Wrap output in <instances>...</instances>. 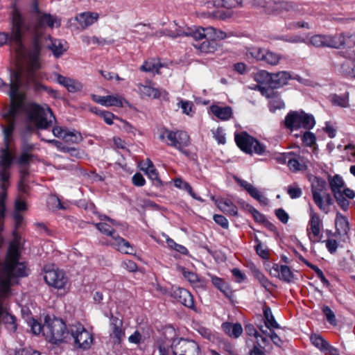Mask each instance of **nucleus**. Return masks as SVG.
I'll list each match as a JSON object with an SVG mask.
<instances>
[{
	"instance_id": "1",
	"label": "nucleus",
	"mask_w": 355,
	"mask_h": 355,
	"mask_svg": "<svg viewBox=\"0 0 355 355\" xmlns=\"http://www.w3.org/2000/svg\"><path fill=\"white\" fill-rule=\"evenodd\" d=\"M43 49L51 50L55 58H59L67 51L68 46L63 40L53 39L49 35L35 33L32 48L28 52L27 69L15 73V80L23 83L27 89H33L35 92L44 91L55 96V90L37 82L35 78V71L40 68L39 59Z\"/></svg>"
},
{
	"instance_id": "2",
	"label": "nucleus",
	"mask_w": 355,
	"mask_h": 355,
	"mask_svg": "<svg viewBox=\"0 0 355 355\" xmlns=\"http://www.w3.org/2000/svg\"><path fill=\"white\" fill-rule=\"evenodd\" d=\"M18 247L15 241L10 242L7 258L0 273V297L5 299L12 295V287L17 283V279L27 275L26 266L18 261Z\"/></svg>"
},
{
	"instance_id": "3",
	"label": "nucleus",
	"mask_w": 355,
	"mask_h": 355,
	"mask_svg": "<svg viewBox=\"0 0 355 355\" xmlns=\"http://www.w3.org/2000/svg\"><path fill=\"white\" fill-rule=\"evenodd\" d=\"M32 29L33 26L30 21L24 17L17 8H14L11 14L10 35L0 32V46L9 42L15 49L17 57L19 59L24 58L26 48L23 44L22 37Z\"/></svg>"
},
{
	"instance_id": "4",
	"label": "nucleus",
	"mask_w": 355,
	"mask_h": 355,
	"mask_svg": "<svg viewBox=\"0 0 355 355\" xmlns=\"http://www.w3.org/2000/svg\"><path fill=\"white\" fill-rule=\"evenodd\" d=\"M24 85L16 80H11L8 94L10 98V108L3 116L8 121L6 126L2 125L4 145L10 144L12 141V134L15 127V118L24 107L26 94Z\"/></svg>"
},
{
	"instance_id": "5",
	"label": "nucleus",
	"mask_w": 355,
	"mask_h": 355,
	"mask_svg": "<svg viewBox=\"0 0 355 355\" xmlns=\"http://www.w3.org/2000/svg\"><path fill=\"white\" fill-rule=\"evenodd\" d=\"M71 329H68L66 324L62 319L53 318L45 320L43 334L53 344L67 342L70 338Z\"/></svg>"
},
{
	"instance_id": "6",
	"label": "nucleus",
	"mask_w": 355,
	"mask_h": 355,
	"mask_svg": "<svg viewBox=\"0 0 355 355\" xmlns=\"http://www.w3.org/2000/svg\"><path fill=\"white\" fill-rule=\"evenodd\" d=\"M28 121L37 129H47L55 120V116L49 107H43L36 103H31L26 110Z\"/></svg>"
},
{
	"instance_id": "7",
	"label": "nucleus",
	"mask_w": 355,
	"mask_h": 355,
	"mask_svg": "<svg viewBox=\"0 0 355 355\" xmlns=\"http://www.w3.org/2000/svg\"><path fill=\"white\" fill-rule=\"evenodd\" d=\"M314 117L303 111H291L286 116L284 120L285 127L293 131L303 128L310 130L315 125Z\"/></svg>"
},
{
	"instance_id": "8",
	"label": "nucleus",
	"mask_w": 355,
	"mask_h": 355,
	"mask_svg": "<svg viewBox=\"0 0 355 355\" xmlns=\"http://www.w3.org/2000/svg\"><path fill=\"white\" fill-rule=\"evenodd\" d=\"M95 227L103 234L110 236L113 239L112 245L125 254H133L135 250L130 243L123 238L116 235L115 230L107 223L101 222L94 224Z\"/></svg>"
},
{
	"instance_id": "9",
	"label": "nucleus",
	"mask_w": 355,
	"mask_h": 355,
	"mask_svg": "<svg viewBox=\"0 0 355 355\" xmlns=\"http://www.w3.org/2000/svg\"><path fill=\"white\" fill-rule=\"evenodd\" d=\"M165 137L170 141L168 144V146L175 148L186 156H189L190 152L184 149L190 144V138L186 132L165 130L160 135V139H164Z\"/></svg>"
},
{
	"instance_id": "10",
	"label": "nucleus",
	"mask_w": 355,
	"mask_h": 355,
	"mask_svg": "<svg viewBox=\"0 0 355 355\" xmlns=\"http://www.w3.org/2000/svg\"><path fill=\"white\" fill-rule=\"evenodd\" d=\"M235 141L241 150L248 154L254 153L261 155L266 150V146L263 144L246 132L236 135Z\"/></svg>"
},
{
	"instance_id": "11",
	"label": "nucleus",
	"mask_w": 355,
	"mask_h": 355,
	"mask_svg": "<svg viewBox=\"0 0 355 355\" xmlns=\"http://www.w3.org/2000/svg\"><path fill=\"white\" fill-rule=\"evenodd\" d=\"M71 336L73 337L76 346L83 349H89L94 341L92 334L80 323L71 326Z\"/></svg>"
},
{
	"instance_id": "12",
	"label": "nucleus",
	"mask_w": 355,
	"mask_h": 355,
	"mask_svg": "<svg viewBox=\"0 0 355 355\" xmlns=\"http://www.w3.org/2000/svg\"><path fill=\"white\" fill-rule=\"evenodd\" d=\"M171 347L173 355H200V347L193 340L175 339Z\"/></svg>"
},
{
	"instance_id": "13",
	"label": "nucleus",
	"mask_w": 355,
	"mask_h": 355,
	"mask_svg": "<svg viewBox=\"0 0 355 355\" xmlns=\"http://www.w3.org/2000/svg\"><path fill=\"white\" fill-rule=\"evenodd\" d=\"M44 279L46 283L58 289L64 288L67 283V277L64 272L54 266H45Z\"/></svg>"
},
{
	"instance_id": "14",
	"label": "nucleus",
	"mask_w": 355,
	"mask_h": 355,
	"mask_svg": "<svg viewBox=\"0 0 355 355\" xmlns=\"http://www.w3.org/2000/svg\"><path fill=\"white\" fill-rule=\"evenodd\" d=\"M257 89L261 95L268 100L270 111L274 112L277 110H281L285 107L284 102L282 99L278 92L275 91L272 88L265 87L260 85L257 86Z\"/></svg>"
},
{
	"instance_id": "15",
	"label": "nucleus",
	"mask_w": 355,
	"mask_h": 355,
	"mask_svg": "<svg viewBox=\"0 0 355 355\" xmlns=\"http://www.w3.org/2000/svg\"><path fill=\"white\" fill-rule=\"evenodd\" d=\"M327 183L322 178L315 177L311 184L313 200L315 205L322 211H325V205L322 200V192L324 190Z\"/></svg>"
},
{
	"instance_id": "16",
	"label": "nucleus",
	"mask_w": 355,
	"mask_h": 355,
	"mask_svg": "<svg viewBox=\"0 0 355 355\" xmlns=\"http://www.w3.org/2000/svg\"><path fill=\"white\" fill-rule=\"evenodd\" d=\"M123 320L112 313L110 317V338L114 344H120L125 336Z\"/></svg>"
},
{
	"instance_id": "17",
	"label": "nucleus",
	"mask_w": 355,
	"mask_h": 355,
	"mask_svg": "<svg viewBox=\"0 0 355 355\" xmlns=\"http://www.w3.org/2000/svg\"><path fill=\"white\" fill-rule=\"evenodd\" d=\"M92 99L97 103L103 106H116L119 107H123V103H128V102L119 94L115 95H107V96H98L93 95Z\"/></svg>"
},
{
	"instance_id": "18",
	"label": "nucleus",
	"mask_w": 355,
	"mask_h": 355,
	"mask_svg": "<svg viewBox=\"0 0 355 355\" xmlns=\"http://www.w3.org/2000/svg\"><path fill=\"white\" fill-rule=\"evenodd\" d=\"M270 273L275 277H278L280 280L290 283L294 278V275L290 268L286 265L279 266L274 263L270 269Z\"/></svg>"
},
{
	"instance_id": "19",
	"label": "nucleus",
	"mask_w": 355,
	"mask_h": 355,
	"mask_svg": "<svg viewBox=\"0 0 355 355\" xmlns=\"http://www.w3.org/2000/svg\"><path fill=\"white\" fill-rule=\"evenodd\" d=\"M137 89L140 94L143 96L153 98H159L162 94H166V92L165 90L154 87L150 81L146 82V85L141 83L138 84Z\"/></svg>"
},
{
	"instance_id": "20",
	"label": "nucleus",
	"mask_w": 355,
	"mask_h": 355,
	"mask_svg": "<svg viewBox=\"0 0 355 355\" xmlns=\"http://www.w3.org/2000/svg\"><path fill=\"white\" fill-rule=\"evenodd\" d=\"M173 296L178 302L184 306L189 308H194V301L193 295L187 290L182 288L175 289L173 293Z\"/></svg>"
},
{
	"instance_id": "21",
	"label": "nucleus",
	"mask_w": 355,
	"mask_h": 355,
	"mask_svg": "<svg viewBox=\"0 0 355 355\" xmlns=\"http://www.w3.org/2000/svg\"><path fill=\"white\" fill-rule=\"evenodd\" d=\"M26 18L30 21V22L31 23V24L33 26V29L31 31L26 33V34L33 33L35 31L36 32L37 28H39L40 27H43L44 26H48L51 28H53L54 26L55 23H56L58 26L60 25V22L59 21L58 22L57 20L55 19V18H54L51 15L45 14V15L40 16L38 18H37L35 19L37 21V24H34L33 21H31V19L30 18H28V17H26Z\"/></svg>"
},
{
	"instance_id": "22",
	"label": "nucleus",
	"mask_w": 355,
	"mask_h": 355,
	"mask_svg": "<svg viewBox=\"0 0 355 355\" xmlns=\"http://www.w3.org/2000/svg\"><path fill=\"white\" fill-rule=\"evenodd\" d=\"M15 159V153L9 145H4L0 149V167L10 168Z\"/></svg>"
},
{
	"instance_id": "23",
	"label": "nucleus",
	"mask_w": 355,
	"mask_h": 355,
	"mask_svg": "<svg viewBox=\"0 0 355 355\" xmlns=\"http://www.w3.org/2000/svg\"><path fill=\"white\" fill-rule=\"evenodd\" d=\"M99 17L97 12H84L76 16L75 19L78 22L82 29H85L95 23Z\"/></svg>"
},
{
	"instance_id": "24",
	"label": "nucleus",
	"mask_w": 355,
	"mask_h": 355,
	"mask_svg": "<svg viewBox=\"0 0 355 355\" xmlns=\"http://www.w3.org/2000/svg\"><path fill=\"white\" fill-rule=\"evenodd\" d=\"M211 199L215 201V203L218 207V209L225 214L234 216L238 215V209L236 206L234 205L230 200H215L214 196H211Z\"/></svg>"
},
{
	"instance_id": "25",
	"label": "nucleus",
	"mask_w": 355,
	"mask_h": 355,
	"mask_svg": "<svg viewBox=\"0 0 355 355\" xmlns=\"http://www.w3.org/2000/svg\"><path fill=\"white\" fill-rule=\"evenodd\" d=\"M291 79V75L287 71H279L272 73L270 79V88H279L287 84L288 80Z\"/></svg>"
},
{
	"instance_id": "26",
	"label": "nucleus",
	"mask_w": 355,
	"mask_h": 355,
	"mask_svg": "<svg viewBox=\"0 0 355 355\" xmlns=\"http://www.w3.org/2000/svg\"><path fill=\"white\" fill-rule=\"evenodd\" d=\"M223 331L231 338H237L243 333V327L240 323L225 322L221 325Z\"/></svg>"
},
{
	"instance_id": "27",
	"label": "nucleus",
	"mask_w": 355,
	"mask_h": 355,
	"mask_svg": "<svg viewBox=\"0 0 355 355\" xmlns=\"http://www.w3.org/2000/svg\"><path fill=\"white\" fill-rule=\"evenodd\" d=\"M210 110L216 117L223 121L231 119L233 114L232 109L230 106L220 107L213 105L210 107Z\"/></svg>"
},
{
	"instance_id": "28",
	"label": "nucleus",
	"mask_w": 355,
	"mask_h": 355,
	"mask_svg": "<svg viewBox=\"0 0 355 355\" xmlns=\"http://www.w3.org/2000/svg\"><path fill=\"white\" fill-rule=\"evenodd\" d=\"M189 27H175V30L170 28H166L156 33L159 36H168L172 38H176L178 37L189 36Z\"/></svg>"
},
{
	"instance_id": "29",
	"label": "nucleus",
	"mask_w": 355,
	"mask_h": 355,
	"mask_svg": "<svg viewBox=\"0 0 355 355\" xmlns=\"http://www.w3.org/2000/svg\"><path fill=\"white\" fill-rule=\"evenodd\" d=\"M336 233L339 235H346L349 231V225L347 218L342 215L340 212H337L335 220Z\"/></svg>"
},
{
	"instance_id": "30",
	"label": "nucleus",
	"mask_w": 355,
	"mask_h": 355,
	"mask_svg": "<svg viewBox=\"0 0 355 355\" xmlns=\"http://www.w3.org/2000/svg\"><path fill=\"white\" fill-rule=\"evenodd\" d=\"M152 27L150 24H141L139 23L135 24L131 29V33L139 36L140 40L146 39L153 35L149 33V30H151Z\"/></svg>"
},
{
	"instance_id": "31",
	"label": "nucleus",
	"mask_w": 355,
	"mask_h": 355,
	"mask_svg": "<svg viewBox=\"0 0 355 355\" xmlns=\"http://www.w3.org/2000/svg\"><path fill=\"white\" fill-rule=\"evenodd\" d=\"M329 99L334 105L339 106L341 107H347L349 105V92H345L342 95L334 94L329 96Z\"/></svg>"
},
{
	"instance_id": "32",
	"label": "nucleus",
	"mask_w": 355,
	"mask_h": 355,
	"mask_svg": "<svg viewBox=\"0 0 355 355\" xmlns=\"http://www.w3.org/2000/svg\"><path fill=\"white\" fill-rule=\"evenodd\" d=\"M310 217V230L313 235L315 237H317L320 235V233L321 220L320 216L313 211L311 212Z\"/></svg>"
},
{
	"instance_id": "33",
	"label": "nucleus",
	"mask_w": 355,
	"mask_h": 355,
	"mask_svg": "<svg viewBox=\"0 0 355 355\" xmlns=\"http://www.w3.org/2000/svg\"><path fill=\"white\" fill-rule=\"evenodd\" d=\"M329 186L333 195L342 193V188L345 185V182L341 176L335 175L333 178H329Z\"/></svg>"
},
{
	"instance_id": "34",
	"label": "nucleus",
	"mask_w": 355,
	"mask_h": 355,
	"mask_svg": "<svg viewBox=\"0 0 355 355\" xmlns=\"http://www.w3.org/2000/svg\"><path fill=\"white\" fill-rule=\"evenodd\" d=\"M263 317L265 325L268 329L270 330L279 328V325L275 320L271 309L269 307H265L263 309Z\"/></svg>"
},
{
	"instance_id": "35",
	"label": "nucleus",
	"mask_w": 355,
	"mask_h": 355,
	"mask_svg": "<svg viewBox=\"0 0 355 355\" xmlns=\"http://www.w3.org/2000/svg\"><path fill=\"white\" fill-rule=\"evenodd\" d=\"M162 64L155 59H150L144 62L140 67V70L145 72L159 73Z\"/></svg>"
},
{
	"instance_id": "36",
	"label": "nucleus",
	"mask_w": 355,
	"mask_h": 355,
	"mask_svg": "<svg viewBox=\"0 0 355 355\" xmlns=\"http://www.w3.org/2000/svg\"><path fill=\"white\" fill-rule=\"evenodd\" d=\"M1 191H0V220L4 218L6 212V200L7 198V188L8 187V182H1Z\"/></svg>"
},
{
	"instance_id": "37",
	"label": "nucleus",
	"mask_w": 355,
	"mask_h": 355,
	"mask_svg": "<svg viewBox=\"0 0 355 355\" xmlns=\"http://www.w3.org/2000/svg\"><path fill=\"white\" fill-rule=\"evenodd\" d=\"M341 49H351L355 46V33L342 32Z\"/></svg>"
},
{
	"instance_id": "38",
	"label": "nucleus",
	"mask_w": 355,
	"mask_h": 355,
	"mask_svg": "<svg viewBox=\"0 0 355 355\" xmlns=\"http://www.w3.org/2000/svg\"><path fill=\"white\" fill-rule=\"evenodd\" d=\"M288 166L292 172L305 171L307 168L305 163L301 160L300 157L298 158L290 157L288 160Z\"/></svg>"
},
{
	"instance_id": "39",
	"label": "nucleus",
	"mask_w": 355,
	"mask_h": 355,
	"mask_svg": "<svg viewBox=\"0 0 355 355\" xmlns=\"http://www.w3.org/2000/svg\"><path fill=\"white\" fill-rule=\"evenodd\" d=\"M195 48L202 53H211L216 50V43L213 40L205 39V41L199 44H195Z\"/></svg>"
},
{
	"instance_id": "40",
	"label": "nucleus",
	"mask_w": 355,
	"mask_h": 355,
	"mask_svg": "<svg viewBox=\"0 0 355 355\" xmlns=\"http://www.w3.org/2000/svg\"><path fill=\"white\" fill-rule=\"evenodd\" d=\"M174 185L177 188L187 191L193 198L198 200L199 201H202V200L200 197H197L196 196V193L193 191V189L190 184L188 182L182 180L181 178H176L174 180Z\"/></svg>"
},
{
	"instance_id": "41",
	"label": "nucleus",
	"mask_w": 355,
	"mask_h": 355,
	"mask_svg": "<svg viewBox=\"0 0 355 355\" xmlns=\"http://www.w3.org/2000/svg\"><path fill=\"white\" fill-rule=\"evenodd\" d=\"M263 55V56L261 61L270 65H277L281 58L279 54L273 53L266 49H264Z\"/></svg>"
},
{
	"instance_id": "42",
	"label": "nucleus",
	"mask_w": 355,
	"mask_h": 355,
	"mask_svg": "<svg viewBox=\"0 0 355 355\" xmlns=\"http://www.w3.org/2000/svg\"><path fill=\"white\" fill-rule=\"evenodd\" d=\"M342 32L334 35H327V47L336 49H341Z\"/></svg>"
},
{
	"instance_id": "43",
	"label": "nucleus",
	"mask_w": 355,
	"mask_h": 355,
	"mask_svg": "<svg viewBox=\"0 0 355 355\" xmlns=\"http://www.w3.org/2000/svg\"><path fill=\"white\" fill-rule=\"evenodd\" d=\"M309 43L315 47H327V35L317 34L309 39Z\"/></svg>"
},
{
	"instance_id": "44",
	"label": "nucleus",
	"mask_w": 355,
	"mask_h": 355,
	"mask_svg": "<svg viewBox=\"0 0 355 355\" xmlns=\"http://www.w3.org/2000/svg\"><path fill=\"white\" fill-rule=\"evenodd\" d=\"M207 27L202 28L201 26L189 28V36L193 37L196 40H200L202 39H208Z\"/></svg>"
},
{
	"instance_id": "45",
	"label": "nucleus",
	"mask_w": 355,
	"mask_h": 355,
	"mask_svg": "<svg viewBox=\"0 0 355 355\" xmlns=\"http://www.w3.org/2000/svg\"><path fill=\"white\" fill-rule=\"evenodd\" d=\"M310 339L312 344L321 351H327L329 349V343L324 340L318 334H312Z\"/></svg>"
},
{
	"instance_id": "46",
	"label": "nucleus",
	"mask_w": 355,
	"mask_h": 355,
	"mask_svg": "<svg viewBox=\"0 0 355 355\" xmlns=\"http://www.w3.org/2000/svg\"><path fill=\"white\" fill-rule=\"evenodd\" d=\"M207 31L208 32V40H213L214 42L216 40H224L227 37L226 33L211 26L207 27Z\"/></svg>"
},
{
	"instance_id": "47",
	"label": "nucleus",
	"mask_w": 355,
	"mask_h": 355,
	"mask_svg": "<svg viewBox=\"0 0 355 355\" xmlns=\"http://www.w3.org/2000/svg\"><path fill=\"white\" fill-rule=\"evenodd\" d=\"M252 272L254 277L259 280L260 284L268 291L269 290V286L271 285L270 282L267 279V277L256 267H254L252 269Z\"/></svg>"
},
{
	"instance_id": "48",
	"label": "nucleus",
	"mask_w": 355,
	"mask_h": 355,
	"mask_svg": "<svg viewBox=\"0 0 355 355\" xmlns=\"http://www.w3.org/2000/svg\"><path fill=\"white\" fill-rule=\"evenodd\" d=\"M264 49L258 46L248 48L246 51L247 56L250 55L257 61H261L263 56Z\"/></svg>"
},
{
	"instance_id": "49",
	"label": "nucleus",
	"mask_w": 355,
	"mask_h": 355,
	"mask_svg": "<svg viewBox=\"0 0 355 355\" xmlns=\"http://www.w3.org/2000/svg\"><path fill=\"white\" fill-rule=\"evenodd\" d=\"M63 139L65 140L66 142H71L73 144H78L83 140V137L80 133L73 131L70 132L67 131L63 135Z\"/></svg>"
},
{
	"instance_id": "50",
	"label": "nucleus",
	"mask_w": 355,
	"mask_h": 355,
	"mask_svg": "<svg viewBox=\"0 0 355 355\" xmlns=\"http://www.w3.org/2000/svg\"><path fill=\"white\" fill-rule=\"evenodd\" d=\"M180 271L182 272L184 277L187 279L191 284H196L200 282V279L197 274L192 271L186 270L184 267H179Z\"/></svg>"
},
{
	"instance_id": "51",
	"label": "nucleus",
	"mask_w": 355,
	"mask_h": 355,
	"mask_svg": "<svg viewBox=\"0 0 355 355\" xmlns=\"http://www.w3.org/2000/svg\"><path fill=\"white\" fill-rule=\"evenodd\" d=\"M272 76V73H268L266 71L262 70L257 72L255 74L254 79L259 83H266L269 85L268 87H270V79Z\"/></svg>"
},
{
	"instance_id": "52",
	"label": "nucleus",
	"mask_w": 355,
	"mask_h": 355,
	"mask_svg": "<svg viewBox=\"0 0 355 355\" xmlns=\"http://www.w3.org/2000/svg\"><path fill=\"white\" fill-rule=\"evenodd\" d=\"M276 10L283 12H289L295 9V5L291 1H279L275 3Z\"/></svg>"
},
{
	"instance_id": "53",
	"label": "nucleus",
	"mask_w": 355,
	"mask_h": 355,
	"mask_svg": "<svg viewBox=\"0 0 355 355\" xmlns=\"http://www.w3.org/2000/svg\"><path fill=\"white\" fill-rule=\"evenodd\" d=\"M144 172L148 176V178L152 180L155 185L157 187H160L162 185V181L159 178L158 173L155 166L145 171Z\"/></svg>"
},
{
	"instance_id": "54",
	"label": "nucleus",
	"mask_w": 355,
	"mask_h": 355,
	"mask_svg": "<svg viewBox=\"0 0 355 355\" xmlns=\"http://www.w3.org/2000/svg\"><path fill=\"white\" fill-rule=\"evenodd\" d=\"M257 245L254 248L257 254L263 259H268L269 257L268 250L266 248H263L261 241L257 238L255 239Z\"/></svg>"
},
{
	"instance_id": "55",
	"label": "nucleus",
	"mask_w": 355,
	"mask_h": 355,
	"mask_svg": "<svg viewBox=\"0 0 355 355\" xmlns=\"http://www.w3.org/2000/svg\"><path fill=\"white\" fill-rule=\"evenodd\" d=\"M166 243L171 248L175 250V251H177L182 254L187 255L189 253L188 250L184 245L176 243L171 238L166 239Z\"/></svg>"
},
{
	"instance_id": "56",
	"label": "nucleus",
	"mask_w": 355,
	"mask_h": 355,
	"mask_svg": "<svg viewBox=\"0 0 355 355\" xmlns=\"http://www.w3.org/2000/svg\"><path fill=\"white\" fill-rule=\"evenodd\" d=\"M249 194L254 199L257 200L259 202L266 205L268 203V199L264 197L258 189L252 186L250 189L248 191Z\"/></svg>"
},
{
	"instance_id": "57",
	"label": "nucleus",
	"mask_w": 355,
	"mask_h": 355,
	"mask_svg": "<svg viewBox=\"0 0 355 355\" xmlns=\"http://www.w3.org/2000/svg\"><path fill=\"white\" fill-rule=\"evenodd\" d=\"M334 196L336 200L337 204L340 206V207L343 211H347L349 205V202L344 197L343 193H335Z\"/></svg>"
},
{
	"instance_id": "58",
	"label": "nucleus",
	"mask_w": 355,
	"mask_h": 355,
	"mask_svg": "<svg viewBox=\"0 0 355 355\" xmlns=\"http://www.w3.org/2000/svg\"><path fill=\"white\" fill-rule=\"evenodd\" d=\"M287 193L292 199L298 198L302 194L301 188L295 183L288 187Z\"/></svg>"
},
{
	"instance_id": "59",
	"label": "nucleus",
	"mask_w": 355,
	"mask_h": 355,
	"mask_svg": "<svg viewBox=\"0 0 355 355\" xmlns=\"http://www.w3.org/2000/svg\"><path fill=\"white\" fill-rule=\"evenodd\" d=\"M322 312L325 315L327 321L331 324L336 326V320L334 311L328 306L324 305L322 307Z\"/></svg>"
},
{
	"instance_id": "60",
	"label": "nucleus",
	"mask_w": 355,
	"mask_h": 355,
	"mask_svg": "<svg viewBox=\"0 0 355 355\" xmlns=\"http://www.w3.org/2000/svg\"><path fill=\"white\" fill-rule=\"evenodd\" d=\"M98 116H101L107 125L113 124L114 119H119L114 114L108 111H100Z\"/></svg>"
},
{
	"instance_id": "61",
	"label": "nucleus",
	"mask_w": 355,
	"mask_h": 355,
	"mask_svg": "<svg viewBox=\"0 0 355 355\" xmlns=\"http://www.w3.org/2000/svg\"><path fill=\"white\" fill-rule=\"evenodd\" d=\"M245 331L248 336H253L256 338L257 344L260 345V342L259 340V333L256 330L254 325L252 324H248L245 326Z\"/></svg>"
},
{
	"instance_id": "62",
	"label": "nucleus",
	"mask_w": 355,
	"mask_h": 355,
	"mask_svg": "<svg viewBox=\"0 0 355 355\" xmlns=\"http://www.w3.org/2000/svg\"><path fill=\"white\" fill-rule=\"evenodd\" d=\"M310 268H311L315 272L318 277L321 280V282L325 286L329 287L330 286L329 282L324 277L322 271L317 266L313 264L312 266H310Z\"/></svg>"
},
{
	"instance_id": "63",
	"label": "nucleus",
	"mask_w": 355,
	"mask_h": 355,
	"mask_svg": "<svg viewBox=\"0 0 355 355\" xmlns=\"http://www.w3.org/2000/svg\"><path fill=\"white\" fill-rule=\"evenodd\" d=\"M83 88V85L80 82L73 79H71V82H70L67 87V89L69 92H78L82 90Z\"/></svg>"
},
{
	"instance_id": "64",
	"label": "nucleus",
	"mask_w": 355,
	"mask_h": 355,
	"mask_svg": "<svg viewBox=\"0 0 355 355\" xmlns=\"http://www.w3.org/2000/svg\"><path fill=\"white\" fill-rule=\"evenodd\" d=\"M15 355H40V354L32 348H22L17 350Z\"/></svg>"
}]
</instances>
